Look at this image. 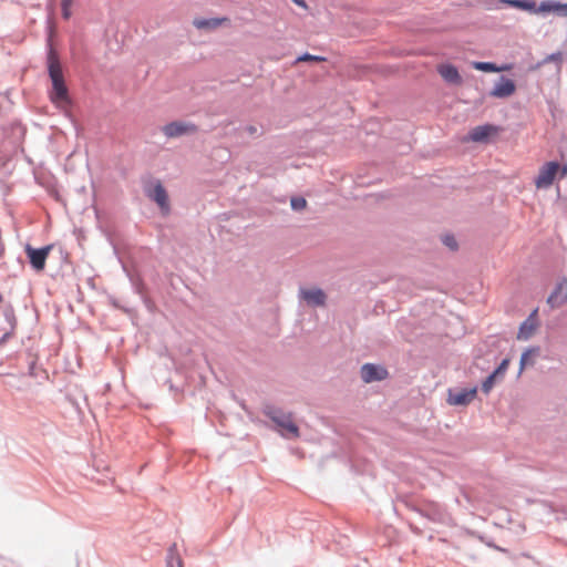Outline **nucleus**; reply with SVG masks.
<instances>
[{
	"mask_svg": "<svg viewBox=\"0 0 567 567\" xmlns=\"http://www.w3.org/2000/svg\"><path fill=\"white\" fill-rule=\"evenodd\" d=\"M52 248L53 245H45L39 248H34L30 244H25L24 251L29 264L34 271L40 272L44 270L48 256Z\"/></svg>",
	"mask_w": 567,
	"mask_h": 567,
	"instance_id": "423d86ee",
	"label": "nucleus"
},
{
	"mask_svg": "<svg viewBox=\"0 0 567 567\" xmlns=\"http://www.w3.org/2000/svg\"><path fill=\"white\" fill-rule=\"evenodd\" d=\"M34 367H35V362H34V361H32V362L30 363V365H29V370H30V374H31V375L33 374V369H34Z\"/></svg>",
	"mask_w": 567,
	"mask_h": 567,
	"instance_id": "58836bf2",
	"label": "nucleus"
},
{
	"mask_svg": "<svg viewBox=\"0 0 567 567\" xmlns=\"http://www.w3.org/2000/svg\"><path fill=\"white\" fill-rule=\"evenodd\" d=\"M326 60L327 59L322 55H316V54H311L309 52H303L296 58L295 63H298V62H323Z\"/></svg>",
	"mask_w": 567,
	"mask_h": 567,
	"instance_id": "a878e982",
	"label": "nucleus"
},
{
	"mask_svg": "<svg viewBox=\"0 0 567 567\" xmlns=\"http://www.w3.org/2000/svg\"><path fill=\"white\" fill-rule=\"evenodd\" d=\"M402 502L406 506V508H409L410 511L415 512L416 514L420 515L422 505L415 504L413 501H411L408 497L403 498Z\"/></svg>",
	"mask_w": 567,
	"mask_h": 567,
	"instance_id": "7c9ffc66",
	"label": "nucleus"
},
{
	"mask_svg": "<svg viewBox=\"0 0 567 567\" xmlns=\"http://www.w3.org/2000/svg\"><path fill=\"white\" fill-rule=\"evenodd\" d=\"M498 3L508 8L515 7V0H498Z\"/></svg>",
	"mask_w": 567,
	"mask_h": 567,
	"instance_id": "f704fd0d",
	"label": "nucleus"
},
{
	"mask_svg": "<svg viewBox=\"0 0 567 567\" xmlns=\"http://www.w3.org/2000/svg\"><path fill=\"white\" fill-rule=\"evenodd\" d=\"M539 352H540L539 346H530L522 352L520 358H519V369H518L517 377L522 375V373L526 369V367L534 364V361L532 358L535 355H538Z\"/></svg>",
	"mask_w": 567,
	"mask_h": 567,
	"instance_id": "aec40b11",
	"label": "nucleus"
},
{
	"mask_svg": "<svg viewBox=\"0 0 567 567\" xmlns=\"http://www.w3.org/2000/svg\"><path fill=\"white\" fill-rule=\"evenodd\" d=\"M138 296L147 311L150 313H155V311L157 310L156 303L146 295V291Z\"/></svg>",
	"mask_w": 567,
	"mask_h": 567,
	"instance_id": "c85d7f7f",
	"label": "nucleus"
},
{
	"mask_svg": "<svg viewBox=\"0 0 567 567\" xmlns=\"http://www.w3.org/2000/svg\"><path fill=\"white\" fill-rule=\"evenodd\" d=\"M516 92V83L514 80L501 75L488 95L496 99H507Z\"/></svg>",
	"mask_w": 567,
	"mask_h": 567,
	"instance_id": "f8f14e48",
	"label": "nucleus"
},
{
	"mask_svg": "<svg viewBox=\"0 0 567 567\" xmlns=\"http://www.w3.org/2000/svg\"><path fill=\"white\" fill-rule=\"evenodd\" d=\"M477 538H478L481 542H483L486 546H488V547H491V548H493V549H495V550H498V551H506V549H505V548H503V547H501V546L496 545V544L494 543V540H493V539L487 538V537H485L484 535H481V534H480V535L477 536Z\"/></svg>",
	"mask_w": 567,
	"mask_h": 567,
	"instance_id": "c756f323",
	"label": "nucleus"
},
{
	"mask_svg": "<svg viewBox=\"0 0 567 567\" xmlns=\"http://www.w3.org/2000/svg\"><path fill=\"white\" fill-rule=\"evenodd\" d=\"M441 241L450 250L455 251L458 248L457 240L453 234H444L441 236Z\"/></svg>",
	"mask_w": 567,
	"mask_h": 567,
	"instance_id": "cd10ccee",
	"label": "nucleus"
},
{
	"mask_svg": "<svg viewBox=\"0 0 567 567\" xmlns=\"http://www.w3.org/2000/svg\"><path fill=\"white\" fill-rule=\"evenodd\" d=\"M295 4H297L298 7L300 8H303L306 9L307 8V2L306 0H291Z\"/></svg>",
	"mask_w": 567,
	"mask_h": 567,
	"instance_id": "e433bc0d",
	"label": "nucleus"
},
{
	"mask_svg": "<svg viewBox=\"0 0 567 567\" xmlns=\"http://www.w3.org/2000/svg\"><path fill=\"white\" fill-rule=\"evenodd\" d=\"M73 0H62L61 8H71Z\"/></svg>",
	"mask_w": 567,
	"mask_h": 567,
	"instance_id": "4c0bfd02",
	"label": "nucleus"
},
{
	"mask_svg": "<svg viewBox=\"0 0 567 567\" xmlns=\"http://www.w3.org/2000/svg\"><path fill=\"white\" fill-rule=\"evenodd\" d=\"M513 68V64H508V63H504L502 65H498V69H497V72H501V71H508Z\"/></svg>",
	"mask_w": 567,
	"mask_h": 567,
	"instance_id": "c9c22d12",
	"label": "nucleus"
},
{
	"mask_svg": "<svg viewBox=\"0 0 567 567\" xmlns=\"http://www.w3.org/2000/svg\"><path fill=\"white\" fill-rule=\"evenodd\" d=\"M47 70L51 80L50 100L52 103H71L69 90L64 81L63 70L58 51L54 49L50 38L47 41Z\"/></svg>",
	"mask_w": 567,
	"mask_h": 567,
	"instance_id": "f257e3e1",
	"label": "nucleus"
},
{
	"mask_svg": "<svg viewBox=\"0 0 567 567\" xmlns=\"http://www.w3.org/2000/svg\"><path fill=\"white\" fill-rule=\"evenodd\" d=\"M538 309H534L528 317L519 324L517 339L528 340L538 327Z\"/></svg>",
	"mask_w": 567,
	"mask_h": 567,
	"instance_id": "2eb2a0df",
	"label": "nucleus"
},
{
	"mask_svg": "<svg viewBox=\"0 0 567 567\" xmlns=\"http://www.w3.org/2000/svg\"><path fill=\"white\" fill-rule=\"evenodd\" d=\"M113 248H114V252H115V254H117V248H116V246H113Z\"/></svg>",
	"mask_w": 567,
	"mask_h": 567,
	"instance_id": "37998d69",
	"label": "nucleus"
},
{
	"mask_svg": "<svg viewBox=\"0 0 567 567\" xmlns=\"http://www.w3.org/2000/svg\"><path fill=\"white\" fill-rule=\"evenodd\" d=\"M561 61H563L561 52H559V51L553 52V53L546 55L543 60H540L534 64H530L528 66V71H530V72L536 71L549 62H555L557 64V68L559 69V64L561 63Z\"/></svg>",
	"mask_w": 567,
	"mask_h": 567,
	"instance_id": "412c9836",
	"label": "nucleus"
},
{
	"mask_svg": "<svg viewBox=\"0 0 567 567\" xmlns=\"http://www.w3.org/2000/svg\"><path fill=\"white\" fill-rule=\"evenodd\" d=\"M198 131L196 124L185 121H172L162 127L163 134L167 138H177L195 134Z\"/></svg>",
	"mask_w": 567,
	"mask_h": 567,
	"instance_id": "1a4fd4ad",
	"label": "nucleus"
},
{
	"mask_svg": "<svg viewBox=\"0 0 567 567\" xmlns=\"http://www.w3.org/2000/svg\"><path fill=\"white\" fill-rule=\"evenodd\" d=\"M167 567H183L182 558L176 553V545L173 544L166 555Z\"/></svg>",
	"mask_w": 567,
	"mask_h": 567,
	"instance_id": "b1692460",
	"label": "nucleus"
},
{
	"mask_svg": "<svg viewBox=\"0 0 567 567\" xmlns=\"http://www.w3.org/2000/svg\"><path fill=\"white\" fill-rule=\"evenodd\" d=\"M420 516L432 523H444L446 513L439 503L429 501L422 505Z\"/></svg>",
	"mask_w": 567,
	"mask_h": 567,
	"instance_id": "ddd939ff",
	"label": "nucleus"
},
{
	"mask_svg": "<svg viewBox=\"0 0 567 567\" xmlns=\"http://www.w3.org/2000/svg\"><path fill=\"white\" fill-rule=\"evenodd\" d=\"M61 14L64 20H69L72 16L71 8H61Z\"/></svg>",
	"mask_w": 567,
	"mask_h": 567,
	"instance_id": "72a5a7b5",
	"label": "nucleus"
},
{
	"mask_svg": "<svg viewBox=\"0 0 567 567\" xmlns=\"http://www.w3.org/2000/svg\"><path fill=\"white\" fill-rule=\"evenodd\" d=\"M127 279L134 293L141 295L146 291L145 282L138 272L134 271L132 275H128Z\"/></svg>",
	"mask_w": 567,
	"mask_h": 567,
	"instance_id": "5701e85b",
	"label": "nucleus"
},
{
	"mask_svg": "<svg viewBox=\"0 0 567 567\" xmlns=\"http://www.w3.org/2000/svg\"><path fill=\"white\" fill-rule=\"evenodd\" d=\"M112 305H113L115 308L122 309V307L118 305V302H117L116 300H112Z\"/></svg>",
	"mask_w": 567,
	"mask_h": 567,
	"instance_id": "a19ab883",
	"label": "nucleus"
},
{
	"mask_svg": "<svg viewBox=\"0 0 567 567\" xmlns=\"http://www.w3.org/2000/svg\"><path fill=\"white\" fill-rule=\"evenodd\" d=\"M473 68L477 71L494 73L497 72L498 65L491 61H475Z\"/></svg>",
	"mask_w": 567,
	"mask_h": 567,
	"instance_id": "393cba45",
	"label": "nucleus"
},
{
	"mask_svg": "<svg viewBox=\"0 0 567 567\" xmlns=\"http://www.w3.org/2000/svg\"><path fill=\"white\" fill-rule=\"evenodd\" d=\"M262 413L276 425L277 432L287 439L299 437L300 432L298 425L292 421V413L286 412L281 408L274 404H265Z\"/></svg>",
	"mask_w": 567,
	"mask_h": 567,
	"instance_id": "f03ea898",
	"label": "nucleus"
},
{
	"mask_svg": "<svg viewBox=\"0 0 567 567\" xmlns=\"http://www.w3.org/2000/svg\"><path fill=\"white\" fill-rule=\"evenodd\" d=\"M360 377L364 383L380 382L389 377V371L382 364L367 362L360 368Z\"/></svg>",
	"mask_w": 567,
	"mask_h": 567,
	"instance_id": "9b49d317",
	"label": "nucleus"
},
{
	"mask_svg": "<svg viewBox=\"0 0 567 567\" xmlns=\"http://www.w3.org/2000/svg\"><path fill=\"white\" fill-rule=\"evenodd\" d=\"M411 530H412L414 534H417V535H420V534H421V529H420V528H417V527H413V526H411Z\"/></svg>",
	"mask_w": 567,
	"mask_h": 567,
	"instance_id": "ea45409f",
	"label": "nucleus"
},
{
	"mask_svg": "<svg viewBox=\"0 0 567 567\" xmlns=\"http://www.w3.org/2000/svg\"><path fill=\"white\" fill-rule=\"evenodd\" d=\"M301 299L311 307H322L326 305L327 295L321 288H300Z\"/></svg>",
	"mask_w": 567,
	"mask_h": 567,
	"instance_id": "4468645a",
	"label": "nucleus"
},
{
	"mask_svg": "<svg viewBox=\"0 0 567 567\" xmlns=\"http://www.w3.org/2000/svg\"><path fill=\"white\" fill-rule=\"evenodd\" d=\"M17 327L14 308L11 303L2 307L0 313V344L6 343Z\"/></svg>",
	"mask_w": 567,
	"mask_h": 567,
	"instance_id": "39448f33",
	"label": "nucleus"
},
{
	"mask_svg": "<svg viewBox=\"0 0 567 567\" xmlns=\"http://www.w3.org/2000/svg\"><path fill=\"white\" fill-rule=\"evenodd\" d=\"M567 301V278H564L560 282L556 285L554 290L547 298V303L550 308H556L561 306Z\"/></svg>",
	"mask_w": 567,
	"mask_h": 567,
	"instance_id": "f3484780",
	"label": "nucleus"
},
{
	"mask_svg": "<svg viewBox=\"0 0 567 567\" xmlns=\"http://www.w3.org/2000/svg\"><path fill=\"white\" fill-rule=\"evenodd\" d=\"M477 390V385L472 388H450L446 402L453 406H466L475 399Z\"/></svg>",
	"mask_w": 567,
	"mask_h": 567,
	"instance_id": "0eeeda50",
	"label": "nucleus"
},
{
	"mask_svg": "<svg viewBox=\"0 0 567 567\" xmlns=\"http://www.w3.org/2000/svg\"><path fill=\"white\" fill-rule=\"evenodd\" d=\"M502 131L499 125L493 123H484L473 127L468 132V140L474 143L487 144L496 137Z\"/></svg>",
	"mask_w": 567,
	"mask_h": 567,
	"instance_id": "6e6552de",
	"label": "nucleus"
},
{
	"mask_svg": "<svg viewBox=\"0 0 567 567\" xmlns=\"http://www.w3.org/2000/svg\"><path fill=\"white\" fill-rule=\"evenodd\" d=\"M144 193L147 198L154 202L162 214L166 215L171 210L169 197L166 188L159 179H152L144 185Z\"/></svg>",
	"mask_w": 567,
	"mask_h": 567,
	"instance_id": "20e7f679",
	"label": "nucleus"
},
{
	"mask_svg": "<svg viewBox=\"0 0 567 567\" xmlns=\"http://www.w3.org/2000/svg\"><path fill=\"white\" fill-rule=\"evenodd\" d=\"M118 261L121 262L123 272L128 278V275H132L134 271H132L121 258H118Z\"/></svg>",
	"mask_w": 567,
	"mask_h": 567,
	"instance_id": "473e14b6",
	"label": "nucleus"
},
{
	"mask_svg": "<svg viewBox=\"0 0 567 567\" xmlns=\"http://www.w3.org/2000/svg\"><path fill=\"white\" fill-rule=\"evenodd\" d=\"M439 74L442 79L451 84H461L462 76L458 72V69L452 63H443L439 65Z\"/></svg>",
	"mask_w": 567,
	"mask_h": 567,
	"instance_id": "a211bd4d",
	"label": "nucleus"
},
{
	"mask_svg": "<svg viewBox=\"0 0 567 567\" xmlns=\"http://www.w3.org/2000/svg\"><path fill=\"white\" fill-rule=\"evenodd\" d=\"M514 9H518L530 14H540L539 4H537L535 0H515Z\"/></svg>",
	"mask_w": 567,
	"mask_h": 567,
	"instance_id": "4be33fe9",
	"label": "nucleus"
},
{
	"mask_svg": "<svg viewBox=\"0 0 567 567\" xmlns=\"http://www.w3.org/2000/svg\"><path fill=\"white\" fill-rule=\"evenodd\" d=\"M540 16L546 17L550 13L557 17L567 18V2L558 0H543L539 3Z\"/></svg>",
	"mask_w": 567,
	"mask_h": 567,
	"instance_id": "dca6fc26",
	"label": "nucleus"
},
{
	"mask_svg": "<svg viewBox=\"0 0 567 567\" xmlns=\"http://www.w3.org/2000/svg\"><path fill=\"white\" fill-rule=\"evenodd\" d=\"M511 358L505 357L501 360L497 367L482 381L481 390L483 393L488 394L496 383L501 382L506 371L508 370Z\"/></svg>",
	"mask_w": 567,
	"mask_h": 567,
	"instance_id": "9d476101",
	"label": "nucleus"
},
{
	"mask_svg": "<svg viewBox=\"0 0 567 567\" xmlns=\"http://www.w3.org/2000/svg\"><path fill=\"white\" fill-rule=\"evenodd\" d=\"M290 207L293 212H301L307 207V200L302 196H292L290 198Z\"/></svg>",
	"mask_w": 567,
	"mask_h": 567,
	"instance_id": "bb28decb",
	"label": "nucleus"
},
{
	"mask_svg": "<svg viewBox=\"0 0 567 567\" xmlns=\"http://www.w3.org/2000/svg\"><path fill=\"white\" fill-rule=\"evenodd\" d=\"M244 131L252 137L260 135L259 130L256 125H246L244 127Z\"/></svg>",
	"mask_w": 567,
	"mask_h": 567,
	"instance_id": "2f4dec72",
	"label": "nucleus"
},
{
	"mask_svg": "<svg viewBox=\"0 0 567 567\" xmlns=\"http://www.w3.org/2000/svg\"><path fill=\"white\" fill-rule=\"evenodd\" d=\"M225 22H229L227 17L200 18L194 20V25L199 30H214Z\"/></svg>",
	"mask_w": 567,
	"mask_h": 567,
	"instance_id": "6ab92c4d",
	"label": "nucleus"
},
{
	"mask_svg": "<svg viewBox=\"0 0 567 567\" xmlns=\"http://www.w3.org/2000/svg\"><path fill=\"white\" fill-rule=\"evenodd\" d=\"M558 173H560V177H565L567 175V165H560L557 161L546 162L535 178L536 187L538 189L548 188L554 184Z\"/></svg>",
	"mask_w": 567,
	"mask_h": 567,
	"instance_id": "7ed1b4c3",
	"label": "nucleus"
},
{
	"mask_svg": "<svg viewBox=\"0 0 567 567\" xmlns=\"http://www.w3.org/2000/svg\"><path fill=\"white\" fill-rule=\"evenodd\" d=\"M2 300H3V296H2V293L0 292V303L2 302Z\"/></svg>",
	"mask_w": 567,
	"mask_h": 567,
	"instance_id": "79ce46f5",
	"label": "nucleus"
}]
</instances>
